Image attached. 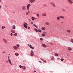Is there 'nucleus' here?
I'll use <instances>...</instances> for the list:
<instances>
[{"label":"nucleus","mask_w":73,"mask_h":73,"mask_svg":"<svg viewBox=\"0 0 73 73\" xmlns=\"http://www.w3.org/2000/svg\"><path fill=\"white\" fill-rule=\"evenodd\" d=\"M67 1H68V3H70L71 4H72L73 3V1H72V0H67Z\"/></svg>","instance_id":"obj_1"},{"label":"nucleus","mask_w":73,"mask_h":73,"mask_svg":"<svg viewBox=\"0 0 73 73\" xmlns=\"http://www.w3.org/2000/svg\"><path fill=\"white\" fill-rule=\"evenodd\" d=\"M31 53L30 54L31 56H33L34 55L33 51V50L31 51Z\"/></svg>","instance_id":"obj_2"},{"label":"nucleus","mask_w":73,"mask_h":73,"mask_svg":"<svg viewBox=\"0 0 73 73\" xmlns=\"http://www.w3.org/2000/svg\"><path fill=\"white\" fill-rule=\"evenodd\" d=\"M29 1L31 3H32L35 1V0H29Z\"/></svg>","instance_id":"obj_3"},{"label":"nucleus","mask_w":73,"mask_h":73,"mask_svg":"<svg viewBox=\"0 0 73 73\" xmlns=\"http://www.w3.org/2000/svg\"><path fill=\"white\" fill-rule=\"evenodd\" d=\"M22 9L23 11H25L26 9L25 8V6H23L22 7Z\"/></svg>","instance_id":"obj_4"},{"label":"nucleus","mask_w":73,"mask_h":73,"mask_svg":"<svg viewBox=\"0 0 73 73\" xmlns=\"http://www.w3.org/2000/svg\"><path fill=\"white\" fill-rule=\"evenodd\" d=\"M51 4L53 7H56V6L55 5V4L54 3H53L51 2Z\"/></svg>","instance_id":"obj_5"},{"label":"nucleus","mask_w":73,"mask_h":73,"mask_svg":"<svg viewBox=\"0 0 73 73\" xmlns=\"http://www.w3.org/2000/svg\"><path fill=\"white\" fill-rule=\"evenodd\" d=\"M12 27H12L13 29H16V26H15V25H13Z\"/></svg>","instance_id":"obj_6"},{"label":"nucleus","mask_w":73,"mask_h":73,"mask_svg":"<svg viewBox=\"0 0 73 73\" xmlns=\"http://www.w3.org/2000/svg\"><path fill=\"white\" fill-rule=\"evenodd\" d=\"M8 61L10 63V64L11 65H12V63L11 62V60L9 59L8 60Z\"/></svg>","instance_id":"obj_7"},{"label":"nucleus","mask_w":73,"mask_h":73,"mask_svg":"<svg viewBox=\"0 0 73 73\" xmlns=\"http://www.w3.org/2000/svg\"><path fill=\"white\" fill-rule=\"evenodd\" d=\"M3 41H4V42H5V43H7V40L5 39L4 38H3Z\"/></svg>","instance_id":"obj_8"},{"label":"nucleus","mask_w":73,"mask_h":73,"mask_svg":"<svg viewBox=\"0 0 73 73\" xmlns=\"http://www.w3.org/2000/svg\"><path fill=\"white\" fill-rule=\"evenodd\" d=\"M60 17L61 19H65V17H64L63 16H60Z\"/></svg>","instance_id":"obj_9"},{"label":"nucleus","mask_w":73,"mask_h":73,"mask_svg":"<svg viewBox=\"0 0 73 73\" xmlns=\"http://www.w3.org/2000/svg\"><path fill=\"white\" fill-rule=\"evenodd\" d=\"M13 48L17 50V47L16 46H13Z\"/></svg>","instance_id":"obj_10"},{"label":"nucleus","mask_w":73,"mask_h":73,"mask_svg":"<svg viewBox=\"0 0 73 73\" xmlns=\"http://www.w3.org/2000/svg\"><path fill=\"white\" fill-rule=\"evenodd\" d=\"M31 4L29 3L27 4V7H28L29 8V7H30V6H31Z\"/></svg>","instance_id":"obj_11"},{"label":"nucleus","mask_w":73,"mask_h":73,"mask_svg":"<svg viewBox=\"0 0 73 73\" xmlns=\"http://www.w3.org/2000/svg\"><path fill=\"white\" fill-rule=\"evenodd\" d=\"M68 50H72V48L70 47H68Z\"/></svg>","instance_id":"obj_12"},{"label":"nucleus","mask_w":73,"mask_h":73,"mask_svg":"<svg viewBox=\"0 0 73 73\" xmlns=\"http://www.w3.org/2000/svg\"><path fill=\"white\" fill-rule=\"evenodd\" d=\"M42 30H45V27H43L41 28Z\"/></svg>","instance_id":"obj_13"},{"label":"nucleus","mask_w":73,"mask_h":73,"mask_svg":"<svg viewBox=\"0 0 73 73\" xmlns=\"http://www.w3.org/2000/svg\"><path fill=\"white\" fill-rule=\"evenodd\" d=\"M11 32L12 33H15V31L13 30H11Z\"/></svg>","instance_id":"obj_14"},{"label":"nucleus","mask_w":73,"mask_h":73,"mask_svg":"<svg viewBox=\"0 0 73 73\" xmlns=\"http://www.w3.org/2000/svg\"><path fill=\"white\" fill-rule=\"evenodd\" d=\"M42 15L43 16H46V13H44L42 14Z\"/></svg>","instance_id":"obj_15"},{"label":"nucleus","mask_w":73,"mask_h":73,"mask_svg":"<svg viewBox=\"0 0 73 73\" xmlns=\"http://www.w3.org/2000/svg\"><path fill=\"white\" fill-rule=\"evenodd\" d=\"M24 26H25V25H26L27 26L28 25V24H27V23H24Z\"/></svg>","instance_id":"obj_16"},{"label":"nucleus","mask_w":73,"mask_h":73,"mask_svg":"<svg viewBox=\"0 0 73 73\" xmlns=\"http://www.w3.org/2000/svg\"><path fill=\"white\" fill-rule=\"evenodd\" d=\"M42 45L43 47H44V48H45V47H46V45H45V44H42Z\"/></svg>","instance_id":"obj_17"},{"label":"nucleus","mask_w":73,"mask_h":73,"mask_svg":"<svg viewBox=\"0 0 73 73\" xmlns=\"http://www.w3.org/2000/svg\"><path fill=\"white\" fill-rule=\"evenodd\" d=\"M45 24H46V25H49V23L47 22H45Z\"/></svg>","instance_id":"obj_18"},{"label":"nucleus","mask_w":73,"mask_h":73,"mask_svg":"<svg viewBox=\"0 0 73 73\" xmlns=\"http://www.w3.org/2000/svg\"><path fill=\"white\" fill-rule=\"evenodd\" d=\"M22 68L23 69H24V70L25 69V68H26L25 66H23Z\"/></svg>","instance_id":"obj_19"},{"label":"nucleus","mask_w":73,"mask_h":73,"mask_svg":"<svg viewBox=\"0 0 73 73\" xmlns=\"http://www.w3.org/2000/svg\"><path fill=\"white\" fill-rule=\"evenodd\" d=\"M24 27L25 28H26V29H27L28 28V27H27V25H25V26H24Z\"/></svg>","instance_id":"obj_20"},{"label":"nucleus","mask_w":73,"mask_h":73,"mask_svg":"<svg viewBox=\"0 0 73 73\" xmlns=\"http://www.w3.org/2000/svg\"><path fill=\"white\" fill-rule=\"evenodd\" d=\"M15 55L17 56H19V54H18L17 53H16L15 54Z\"/></svg>","instance_id":"obj_21"},{"label":"nucleus","mask_w":73,"mask_h":73,"mask_svg":"<svg viewBox=\"0 0 73 73\" xmlns=\"http://www.w3.org/2000/svg\"><path fill=\"white\" fill-rule=\"evenodd\" d=\"M33 25H34V27H36V28H37V25H36L34 24Z\"/></svg>","instance_id":"obj_22"},{"label":"nucleus","mask_w":73,"mask_h":73,"mask_svg":"<svg viewBox=\"0 0 73 73\" xmlns=\"http://www.w3.org/2000/svg\"><path fill=\"white\" fill-rule=\"evenodd\" d=\"M67 31L68 33H70V31L69 30H67Z\"/></svg>","instance_id":"obj_23"},{"label":"nucleus","mask_w":73,"mask_h":73,"mask_svg":"<svg viewBox=\"0 0 73 73\" xmlns=\"http://www.w3.org/2000/svg\"><path fill=\"white\" fill-rule=\"evenodd\" d=\"M31 48V49H35V48H34V47H33L32 46H31L30 47Z\"/></svg>","instance_id":"obj_24"},{"label":"nucleus","mask_w":73,"mask_h":73,"mask_svg":"<svg viewBox=\"0 0 73 73\" xmlns=\"http://www.w3.org/2000/svg\"><path fill=\"white\" fill-rule=\"evenodd\" d=\"M57 19L58 20H60V17H57Z\"/></svg>","instance_id":"obj_25"},{"label":"nucleus","mask_w":73,"mask_h":73,"mask_svg":"<svg viewBox=\"0 0 73 73\" xmlns=\"http://www.w3.org/2000/svg\"><path fill=\"white\" fill-rule=\"evenodd\" d=\"M35 31H36L37 32H38V30H37V29H35Z\"/></svg>","instance_id":"obj_26"},{"label":"nucleus","mask_w":73,"mask_h":73,"mask_svg":"<svg viewBox=\"0 0 73 73\" xmlns=\"http://www.w3.org/2000/svg\"><path fill=\"white\" fill-rule=\"evenodd\" d=\"M4 28H5V27L4 26H2V29H4Z\"/></svg>","instance_id":"obj_27"},{"label":"nucleus","mask_w":73,"mask_h":73,"mask_svg":"<svg viewBox=\"0 0 73 73\" xmlns=\"http://www.w3.org/2000/svg\"><path fill=\"white\" fill-rule=\"evenodd\" d=\"M71 42H72L73 43V39H71L70 40Z\"/></svg>","instance_id":"obj_28"},{"label":"nucleus","mask_w":73,"mask_h":73,"mask_svg":"<svg viewBox=\"0 0 73 73\" xmlns=\"http://www.w3.org/2000/svg\"><path fill=\"white\" fill-rule=\"evenodd\" d=\"M40 40L41 41H42V40H43V39L42 38H40Z\"/></svg>","instance_id":"obj_29"},{"label":"nucleus","mask_w":73,"mask_h":73,"mask_svg":"<svg viewBox=\"0 0 73 73\" xmlns=\"http://www.w3.org/2000/svg\"><path fill=\"white\" fill-rule=\"evenodd\" d=\"M27 7V9L28 11H29V7Z\"/></svg>","instance_id":"obj_30"},{"label":"nucleus","mask_w":73,"mask_h":73,"mask_svg":"<svg viewBox=\"0 0 73 73\" xmlns=\"http://www.w3.org/2000/svg\"><path fill=\"white\" fill-rule=\"evenodd\" d=\"M17 46H18V47H19L20 46V45L19 44H17Z\"/></svg>","instance_id":"obj_31"},{"label":"nucleus","mask_w":73,"mask_h":73,"mask_svg":"<svg viewBox=\"0 0 73 73\" xmlns=\"http://www.w3.org/2000/svg\"><path fill=\"white\" fill-rule=\"evenodd\" d=\"M29 15V13H28L27 12L26 13V15Z\"/></svg>","instance_id":"obj_32"},{"label":"nucleus","mask_w":73,"mask_h":73,"mask_svg":"<svg viewBox=\"0 0 73 73\" xmlns=\"http://www.w3.org/2000/svg\"><path fill=\"white\" fill-rule=\"evenodd\" d=\"M42 36H45V34H42Z\"/></svg>","instance_id":"obj_33"},{"label":"nucleus","mask_w":73,"mask_h":73,"mask_svg":"<svg viewBox=\"0 0 73 73\" xmlns=\"http://www.w3.org/2000/svg\"><path fill=\"white\" fill-rule=\"evenodd\" d=\"M38 31L39 32H41V31L40 30V29H38Z\"/></svg>","instance_id":"obj_34"},{"label":"nucleus","mask_w":73,"mask_h":73,"mask_svg":"<svg viewBox=\"0 0 73 73\" xmlns=\"http://www.w3.org/2000/svg\"><path fill=\"white\" fill-rule=\"evenodd\" d=\"M58 55V54H55V56H57Z\"/></svg>","instance_id":"obj_35"},{"label":"nucleus","mask_w":73,"mask_h":73,"mask_svg":"<svg viewBox=\"0 0 73 73\" xmlns=\"http://www.w3.org/2000/svg\"><path fill=\"white\" fill-rule=\"evenodd\" d=\"M53 60H54V57L52 56V59Z\"/></svg>","instance_id":"obj_36"},{"label":"nucleus","mask_w":73,"mask_h":73,"mask_svg":"<svg viewBox=\"0 0 73 73\" xmlns=\"http://www.w3.org/2000/svg\"><path fill=\"white\" fill-rule=\"evenodd\" d=\"M15 35L16 36H17V33H15Z\"/></svg>","instance_id":"obj_37"},{"label":"nucleus","mask_w":73,"mask_h":73,"mask_svg":"<svg viewBox=\"0 0 73 73\" xmlns=\"http://www.w3.org/2000/svg\"><path fill=\"white\" fill-rule=\"evenodd\" d=\"M36 16H37V17H39V14H38Z\"/></svg>","instance_id":"obj_38"},{"label":"nucleus","mask_w":73,"mask_h":73,"mask_svg":"<svg viewBox=\"0 0 73 73\" xmlns=\"http://www.w3.org/2000/svg\"><path fill=\"white\" fill-rule=\"evenodd\" d=\"M43 62H45L46 63V60H44Z\"/></svg>","instance_id":"obj_39"},{"label":"nucleus","mask_w":73,"mask_h":73,"mask_svg":"<svg viewBox=\"0 0 73 73\" xmlns=\"http://www.w3.org/2000/svg\"><path fill=\"white\" fill-rule=\"evenodd\" d=\"M61 61H64V59L63 58H61Z\"/></svg>","instance_id":"obj_40"},{"label":"nucleus","mask_w":73,"mask_h":73,"mask_svg":"<svg viewBox=\"0 0 73 73\" xmlns=\"http://www.w3.org/2000/svg\"><path fill=\"white\" fill-rule=\"evenodd\" d=\"M10 35L11 36H12V35H13V34H12V33H11L10 34Z\"/></svg>","instance_id":"obj_41"},{"label":"nucleus","mask_w":73,"mask_h":73,"mask_svg":"<svg viewBox=\"0 0 73 73\" xmlns=\"http://www.w3.org/2000/svg\"><path fill=\"white\" fill-rule=\"evenodd\" d=\"M19 67L20 68H22V66L21 65H20L19 66Z\"/></svg>","instance_id":"obj_42"},{"label":"nucleus","mask_w":73,"mask_h":73,"mask_svg":"<svg viewBox=\"0 0 73 73\" xmlns=\"http://www.w3.org/2000/svg\"><path fill=\"white\" fill-rule=\"evenodd\" d=\"M1 9V5L0 4V9Z\"/></svg>","instance_id":"obj_43"},{"label":"nucleus","mask_w":73,"mask_h":73,"mask_svg":"<svg viewBox=\"0 0 73 73\" xmlns=\"http://www.w3.org/2000/svg\"><path fill=\"white\" fill-rule=\"evenodd\" d=\"M10 60V59H9V56H8V60Z\"/></svg>","instance_id":"obj_44"},{"label":"nucleus","mask_w":73,"mask_h":73,"mask_svg":"<svg viewBox=\"0 0 73 73\" xmlns=\"http://www.w3.org/2000/svg\"><path fill=\"white\" fill-rule=\"evenodd\" d=\"M31 24H33V23L32 22H31Z\"/></svg>","instance_id":"obj_45"},{"label":"nucleus","mask_w":73,"mask_h":73,"mask_svg":"<svg viewBox=\"0 0 73 73\" xmlns=\"http://www.w3.org/2000/svg\"><path fill=\"white\" fill-rule=\"evenodd\" d=\"M28 29H30V27H28Z\"/></svg>","instance_id":"obj_46"},{"label":"nucleus","mask_w":73,"mask_h":73,"mask_svg":"<svg viewBox=\"0 0 73 73\" xmlns=\"http://www.w3.org/2000/svg\"><path fill=\"white\" fill-rule=\"evenodd\" d=\"M40 60H42V61H43V60L42 59V58H40Z\"/></svg>","instance_id":"obj_47"},{"label":"nucleus","mask_w":73,"mask_h":73,"mask_svg":"<svg viewBox=\"0 0 73 73\" xmlns=\"http://www.w3.org/2000/svg\"><path fill=\"white\" fill-rule=\"evenodd\" d=\"M57 60H60V58H57Z\"/></svg>","instance_id":"obj_48"},{"label":"nucleus","mask_w":73,"mask_h":73,"mask_svg":"<svg viewBox=\"0 0 73 73\" xmlns=\"http://www.w3.org/2000/svg\"><path fill=\"white\" fill-rule=\"evenodd\" d=\"M44 33H45V34H46V32H44Z\"/></svg>","instance_id":"obj_49"},{"label":"nucleus","mask_w":73,"mask_h":73,"mask_svg":"<svg viewBox=\"0 0 73 73\" xmlns=\"http://www.w3.org/2000/svg\"><path fill=\"white\" fill-rule=\"evenodd\" d=\"M28 13H30V11H28L27 12Z\"/></svg>","instance_id":"obj_50"},{"label":"nucleus","mask_w":73,"mask_h":73,"mask_svg":"<svg viewBox=\"0 0 73 73\" xmlns=\"http://www.w3.org/2000/svg\"><path fill=\"white\" fill-rule=\"evenodd\" d=\"M30 47H31V46H32V45L31 44L30 45V46H29Z\"/></svg>","instance_id":"obj_51"},{"label":"nucleus","mask_w":73,"mask_h":73,"mask_svg":"<svg viewBox=\"0 0 73 73\" xmlns=\"http://www.w3.org/2000/svg\"><path fill=\"white\" fill-rule=\"evenodd\" d=\"M39 62H40V63H41V62L40 61H39Z\"/></svg>","instance_id":"obj_52"},{"label":"nucleus","mask_w":73,"mask_h":73,"mask_svg":"<svg viewBox=\"0 0 73 73\" xmlns=\"http://www.w3.org/2000/svg\"><path fill=\"white\" fill-rule=\"evenodd\" d=\"M32 20H35V19H32Z\"/></svg>","instance_id":"obj_53"},{"label":"nucleus","mask_w":73,"mask_h":73,"mask_svg":"<svg viewBox=\"0 0 73 73\" xmlns=\"http://www.w3.org/2000/svg\"><path fill=\"white\" fill-rule=\"evenodd\" d=\"M44 6H45V7H46V5H44Z\"/></svg>","instance_id":"obj_54"},{"label":"nucleus","mask_w":73,"mask_h":73,"mask_svg":"<svg viewBox=\"0 0 73 73\" xmlns=\"http://www.w3.org/2000/svg\"><path fill=\"white\" fill-rule=\"evenodd\" d=\"M32 19H34V18H35V17H32Z\"/></svg>","instance_id":"obj_55"},{"label":"nucleus","mask_w":73,"mask_h":73,"mask_svg":"<svg viewBox=\"0 0 73 73\" xmlns=\"http://www.w3.org/2000/svg\"><path fill=\"white\" fill-rule=\"evenodd\" d=\"M28 46H30L29 44H28Z\"/></svg>","instance_id":"obj_56"},{"label":"nucleus","mask_w":73,"mask_h":73,"mask_svg":"<svg viewBox=\"0 0 73 73\" xmlns=\"http://www.w3.org/2000/svg\"><path fill=\"white\" fill-rule=\"evenodd\" d=\"M61 23H62V24L63 23V22H61Z\"/></svg>","instance_id":"obj_57"},{"label":"nucleus","mask_w":73,"mask_h":73,"mask_svg":"<svg viewBox=\"0 0 73 73\" xmlns=\"http://www.w3.org/2000/svg\"><path fill=\"white\" fill-rule=\"evenodd\" d=\"M6 62H8V61H6Z\"/></svg>","instance_id":"obj_58"},{"label":"nucleus","mask_w":73,"mask_h":73,"mask_svg":"<svg viewBox=\"0 0 73 73\" xmlns=\"http://www.w3.org/2000/svg\"><path fill=\"white\" fill-rule=\"evenodd\" d=\"M34 72H36V70H34Z\"/></svg>","instance_id":"obj_59"},{"label":"nucleus","mask_w":73,"mask_h":73,"mask_svg":"<svg viewBox=\"0 0 73 73\" xmlns=\"http://www.w3.org/2000/svg\"><path fill=\"white\" fill-rule=\"evenodd\" d=\"M34 19H35L36 20V18H34Z\"/></svg>","instance_id":"obj_60"},{"label":"nucleus","mask_w":73,"mask_h":73,"mask_svg":"<svg viewBox=\"0 0 73 73\" xmlns=\"http://www.w3.org/2000/svg\"><path fill=\"white\" fill-rule=\"evenodd\" d=\"M1 0H0V2H1Z\"/></svg>","instance_id":"obj_61"},{"label":"nucleus","mask_w":73,"mask_h":73,"mask_svg":"<svg viewBox=\"0 0 73 73\" xmlns=\"http://www.w3.org/2000/svg\"><path fill=\"white\" fill-rule=\"evenodd\" d=\"M13 13H15V12H13Z\"/></svg>","instance_id":"obj_62"},{"label":"nucleus","mask_w":73,"mask_h":73,"mask_svg":"<svg viewBox=\"0 0 73 73\" xmlns=\"http://www.w3.org/2000/svg\"><path fill=\"white\" fill-rule=\"evenodd\" d=\"M3 53H5V52H3Z\"/></svg>","instance_id":"obj_63"},{"label":"nucleus","mask_w":73,"mask_h":73,"mask_svg":"<svg viewBox=\"0 0 73 73\" xmlns=\"http://www.w3.org/2000/svg\"><path fill=\"white\" fill-rule=\"evenodd\" d=\"M30 21H31V20H30Z\"/></svg>","instance_id":"obj_64"}]
</instances>
